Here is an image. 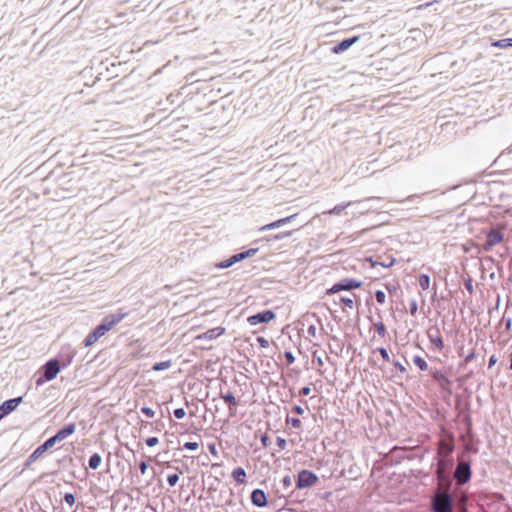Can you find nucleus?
<instances>
[{
    "instance_id": "42",
    "label": "nucleus",
    "mask_w": 512,
    "mask_h": 512,
    "mask_svg": "<svg viewBox=\"0 0 512 512\" xmlns=\"http://www.w3.org/2000/svg\"><path fill=\"white\" fill-rule=\"evenodd\" d=\"M377 351L380 353L381 357L383 358L384 361L386 362H389L390 361V356L388 354V351L386 348L384 347H379L377 349Z\"/></svg>"
},
{
    "instance_id": "60",
    "label": "nucleus",
    "mask_w": 512,
    "mask_h": 512,
    "mask_svg": "<svg viewBox=\"0 0 512 512\" xmlns=\"http://www.w3.org/2000/svg\"><path fill=\"white\" fill-rule=\"evenodd\" d=\"M208 449H209V451H210V453H211V454H213V455H217V449H216L215 444H213V443H212V444H209V445H208Z\"/></svg>"
},
{
    "instance_id": "19",
    "label": "nucleus",
    "mask_w": 512,
    "mask_h": 512,
    "mask_svg": "<svg viewBox=\"0 0 512 512\" xmlns=\"http://www.w3.org/2000/svg\"><path fill=\"white\" fill-rule=\"evenodd\" d=\"M432 378L437 381L442 388H445L451 384L449 378L441 370L431 371Z\"/></svg>"
},
{
    "instance_id": "22",
    "label": "nucleus",
    "mask_w": 512,
    "mask_h": 512,
    "mask_svg": "<svg viewBox=\"0 0 512 512\" xmlns=\"http://www.w3.org/2000/svg\"><path fill=\"white\" fill-rule=\"evenodd\" d=\"M45 452L38 446L26 459L24 466L29 467L38 458H40Z\"/></svg>"
},
{
    "instance_id": "51",
    "label": "nucleus",
    "mask_w": 512,
    "mask_h": 512,
    "mask_svg": "<svg viewBox=\"0 0 512 512\" xmlns=\"http://www.w3.org/2000/svg\"><path fill=\"white\" fill-rule=\"evenodd\" d=\"M296 216H297V214H293V215H290V216H288V217L281 218V219H279V220H280V222H281V224H282V226H283V225H285V224H287V223L291 222V221H292Z\"/></svg>"
},
{
    "instance_id": "25",
    "label": "nucleus",
    "mask_w": 512,
    "mask_h": 512,
    "mask_svg": "<svg viewBox=\"0 0 512 512\" xmlns=\"http://www.w3.org/2000/svg\"><path fill=\"white\" fill-rule=\"evenodd\" d=\"M57 442H59V440L57 439V437L55 435H53V436L49 437L47 440H45V442L43 444H41L39 447L44 452H46L48 449L53 447Z\"/></svg>"
},
{
    "instance_id": "62",
    "label": "nucleus",
    "mask_w": 512,
    "mask_h": 512,
    "mask_svg": "<svg viewBox=\"0 0 512 512\" xmlns=\"http://www.w3.org/2000/svg\"><path fill=\"white\" fill-rule=\"evenodd\" d=\"M465 452H474L477 453L478 450L476 448H473L470 444L465 445Z\"/></svg>"
},
{
    "instance_id": "50",
    "label": "nucleus",
    "mask_w": 512,
    "mask_h": 512,
    "mask_svg": "<svg viewBox=\"0 0 512 512\" xmlns=\"http://www.w3.org/2000/svg\"><path fill=\"white\" fill-rule=\"evenodd\" d=\"M475 358V351L471 350L464 358V364L470 363Z\"/></svg>"
},
{
    "instance_id": "7",
    "label": "nucleus",
    "mask_w": 512,
    "mask_h": 512,
    "mask_svg": "<svg viewBox=\"0 0 512 512\" xmlns=\"http://www.w3.org/2000/svg\"><path fill=\"white\" fill-rule=\"evenodd\" d=\"M455 450L454 437L449 434L446 438L438 441L437 452L435 457L453 458L452 454Z\"/></svg>"
},
{
    "instance_id": "31",
    "label": "nucleus",
    "mask_w": 512,
    "mask_h": 512,
    "mask_svg": "<svg viewBox=\"0 0 512 512\" xmlns=\"http://www.w3.org/2000/svg\"><path fill=\"white\" fill-rule=\"evenodd\" d=\"M292 232L291 231H286V232H281V233H278V234H275V235H272V236H269L267 238V241H271V240H282V239H285L289 236H291Z\"/></svg>"
},
{
    "instance_id": "20",
    "label": "nucleus",
    "mask_w": 512,
    "mask_h": 512,
    "mask_svg": "<svg viewBox=\"0 0 512 512\" xmlns=\"http://www.w3.org/2000/svg\"><path fill=\"white\" fill-rule=\"evenodd\" d=\"M224 331H225V328H223V327H215V328L209 329L206 332H204L202 335L199 336V338L207 339V340L216 339L219 336H221L224 333Z\"/></svg>"
},
{
    "instance_id": "61",
    "label": "nucleus",
    "mask_w": 512,
    "mask_h": 512,
    "mask_svg": "<svg viewBox=\"0 0 512 512\" xmlns=\"http://www.w3.org/2000/svg\"><path fill=\"white\" fill-rule=\"evenodd\" d=\"M504 321H505V329L506 330H510L511 326H512V319L511 318H507V319L504 318Z\"/></svg>"
},
{
    "instance_id": "11",
    "label": "nucleus",
    "mask_w": 512,
    "mask_h": 512,
    "mask_svg": "<svg viewBox=\"0 0 512 512\" xmlns=\"http://www.w3.org/2000/svg\"><path fill=\"white\" fill-rule=\"evenodd\" d=\"M276 317L272 310H263L247 318V322L251 326H256L262 323H268Z\"/></svg>"
},
{
    "instance_id": "49",
    "label": "nucleus",
    "mask_w": 512,
    "mask_h": 512,
    "mask_svg": "<svg viewBox=\"0 0 512 512\" xmlns=\"http://www.w3.org/2000/svg\"><path fill=\"white\" fill-rule=\"evenodd\" d=\"M256 341L258 342V344L260 345V347L262 348H268L269 347V341L264 338V337H257Z\"/></svg>"
},
{
    "instance_id": "2",
    "label": "nucleus",
    "mask_w": 512,
    "mask_h": 512,
    "mask_svg": "<svg viewBox=\"0 0 512 512\" xmlns=\"http://www.w3.org/2000/svg\"><path fill=\"white\" fill-rule=\"evenodd\" d=\"M436 464L434 468V476L437 487L452 488L451 471L454 467V458L435 457Z\"/></svg>"
},
{
    "instance_id": "5",
    "label": "nucleus",
    "mask_w": 512,
    "mask_h": 512,
    "mask_svg": "<svg viewBox=\"0 0 512 512\" xmlns=\"http://www.w3.org/2000/svg\"><path fill=\"white\" fill-rule=\"evenodd\" d=\"M471 476L472 470L470 461L459 459L452 480L454 479L458 486H463L471 480Z\"/></svg>"
},
{
    "instance_id": "26",
    "label": "nucleus",
    "mask_w": 512,
    "mask_h": 512,
    "mask_svg": "<svg viewBox=\"0 0 512 512\" xmlns=\"http://www.w3.org/2000/svg\"><path fill=\"white\" fill-rule=\"evenodd\" d=\"M413 363L421 370V371H426L428 369V364L427 362L424 360V358H422L421 356L419 355H416L413 357Z\"/></svg>"
},
{
    "instance_id": "53",
    "label": "nucleus",
    "mask_w": 512,
    "mask_h": 512,
    "mask_svg": "<svg viewBox=\"0 0 512 512\" xmlns=\"http://www.w3.org/2000/svg\"><path fill=\"white\" fill-rule=\"evenodd\" d=\"M393 365L395 366L396 369H398L400 372L402 373H405L406 372V368L397 360H395L393 362Z\"/></svg>"
},
{
    "instance_id": "33",
    "label": "nucleus",
    "mask_w": 512,
    "mask_h": 512,
    "mask_svg": "<svg viewBox=\"0 0 512 512\" xmlns=\"http://www.w3.org/2000/svg\"><path fill=\"white\" fill-rule=\"evenodd\" d=\"M369 261H370L372 267L380 265V266H382L384 268H389V267L393 266V264L395 263V259L394 258H391L388 263H386V262H379V261H373L372 259H369Z\"/></svg>"
},
{
    "instance_id": "29",
    "label": "nucleus",
    "mask_w": 512,
    "mask_h": 512,
    "mask_svg": "<svg viewBox=\"0 0 512 512\" xmlns=\"http://www.w3.org/2000/svg\"><path fill=\"white\" fill-rule=\"evenodd\" d=\"M511 41L512 40H510V38H503V39L493 42L492 46L501 48V49H506V48L510 47V45L512 44Z\"/></svg>"
},
{
    "instance_id": "13",
    "label": "nucleus",
    "mask_w": 512,
    "mask_h": 512,
    "mask_svg": "<svg viewBox=\"0 0 512 512\" xmlns=\"http://www.w3.org/2000/svg\"><path fill=\"white\" fill-rule=\"evenodd\" d=\"M250 499L252 504L259 508L265 507L268 504L266 493L259 488L251 492Z\"/></svg>"
},
{
    "instance_id": "27",
    "label": "nucleus",
    "mask_w": 512,
    "mask_h": 512,
    "mask_svg": "<svg viewBox=\"0 0 512 512\" xmlns=\"http://www.w3.org/2000/svg\"><path fill=\"white\" fill-rule=\"evenodd\" d=\"M171 366H172L171 360L162 361V362L155 363L152 366V370L153 371H163V370L169 369Z\"/></svg>"
},
{
    "instance_id": "43",
    "label": "nucleus",
    "mask_w": 512,
    "mask_h": 512,
    "mask_svg": "<svg viewBox=\"0 0 512 512\" xmlns=\"http://www.w3.org/2000/svg\"><path fill=\"white\" fill-rule=\"evenodd\" d=\"M199 447L197 442H185L183 445V448L186 450L194 451L197 450Z\"/></svg>"
},
{
    "instance_id": "28",
    "label": "nucleus",
    "mask_w": 512,
    "mask_h": 512,
    "mask_svg": "<svg viewBox=\"0 0 512 512\" xmlns=\"http://www.w3.org/2000/svg\"><path fill=\"white\" fill-rule=\"evenodd\" d=\"M99 339V337L97 336V334L94 332V330H92L88 335L87 337L85 338L83 344L85 347H89V346H92L97 340Z\"/></svg>"
},
{
    "instance_id": "54",
    "label": "nucleus",
    "mask_w": 512,
    "mask_h": 512,
    "mask_svg": "<svg viewBox=\"0 0 512 512\" xmlns=\"http://www.w3.org/2000/svg\"><path fill=\"white\" fill-rule=\"evenodd\" d=\"M465 285V288L470 292L472 293L473 292V285H472V280L469 278L465 281L464 283Z\"/></svg>"
},
{
    "instance_id": "9",
    "label": "nucleus",
    "mask_w": 512,
    "mask_h": 512,
    "mask_svg": "<svg viewBox=\"0 0 512 512\" xmlns=\"http://www.w3.org/2000/svg\"><path fill=\"white\" fill-rule=\"evenodd\" d=\"M317 481H318V476L314 472L307 470V469H303L297 475L296 488L297 489L309 488V487L315 485Z\"/></svg>"
},
{
    "instance_id": "56",
    "label": "nucleus",
    "mask_w": 512,
    "mask_h": 512,
    "mask_svg": "<svg viewBox=\"0 0 512 512\" xmlns=\"http://www.w3.org/2000/svg\"><path fill=\"white\" fill-rule=\"evenodd\" d=\"M292 411L298 415H302L304 413V409L300 405H295L292 408Z\"/></svg>"
},
{
    "instance_id": "30",
    "label": "nucleus",
    "mask_w": 512,
    "mask_h": 512,
    "mask_svg": "<svg viewBox=\"0 0 512 512\" xmlns=\"http://www.w3.org/2000/svg\"><path fill=\"white\" fill-rule=\"evenodd\" d=\"M419 285L423 290H427L430 287V276L427 274H421L419 276Z\"/></svg>"
},
{
    "instance_id": "52",
    "label": "nucleus",
    "mask_w": 512,
    "mask_h": 512,
    "mask_svg": "<svg viewBox=\"0 0 512 512\" xmlns=\"http://www.w3.org/2000/svg\"><path fill=\"white\" fill-rule=\"evenodd\" d=\"M311 393V388L309 386H304L299 391L300 396H308Z\"/></svg>"
},
{
    "instance_id": "4",
    "label": "nucleus",
    "mask_w": 512,
    "mask_h": 512,
    "mask_svg": "<svg viewBox=\"0 0 512 512\" xmlns=\"http://www.w3.org/2000/svg\"><path fill=\"white\" fill-rule=\"evenodd\" d=\"M127 315H128V313H126V312L109 314V315L105 316L103 318L102 322L99 325H97L93 330L100 339L107 332H109L114 326L119 324Z\"/></svg>"
},
{
    "instance_id": "24",
    "label": "nucleus",
    "mask_w": 512,
    "mask_h": 512,
    "mask_svg": "<svg viewBox=\"0 0 512 512\" xmlns=\"http://www.w3.org/2000/svg\"><path fill=\"white\" fill-rule=\"evenodd\" d=\"M102 461V457L99 453H93L88 460L89 468L96 470Z\"/></svg>"
},
{
    "instance_id": "10",
    "label": "nucleus",
    "mask_w": 512,
    "mask_h": 512,
    "mask_svg": "<svg viewBox=\"0 0 512 512\" xmlns=\"http://www.w3.org/2000/svg\"><path fill=\"white\" fill-rule=\"evenodd\" d=\"M504 239V234L500 229L492 228L486 233V241L482 245V250L490 252L492 248L501 243Z\"/></svg>"
},
{
    "instance_id": "1",
    "label": "nucleus",
    "mask_w": 512,
    "mask_h": 512,
    "mask_svg": "<svg viewBox=\"0 0 512 512\" xmlns=\"http://www.w3.org/2000/svg\"><path fill=\"white\" fill-rule=\"evenodd\" d=\"M455 498L451 488L436 487L430 496V512H454Z\"/></svg>"
},
{
    "instance_id": "18",
    "label": "nucleus",
    "mask_w": 512,
    "mask_h": 512,
    "mask_svg": "<svg viewBox=\"0 0 512 512\" xmlns=\"http://www.w3.org/2000/svg\"><path fill=\"white\" fill-rule=\"evenodd\" d=\"M428 338L429 341L436 346V348L441 351L444 348V342L440 335V332L437 328H435V333L432 332V330L428 331Z\"/></svg>"
},
{
    "instance_id": "34",
    "label": "nucleus",
    "mask_w": 512,
    "mask_h": 512,
    "mask_svg": "<svg viewBox=\"0 0 512 512\" xmlns=\"http://www.w3.org/2000/svg\"><path fill=\"white\" fill-rule=\"evenodd\" d=\"M282 226L280 220H276L274 222H271L269 224H266L264 226H262L260 228V231H265V230H271V229H276V228H280Z\"/></svg>"
},
{
    "instance_id": "45",
    "label": "nucleus",
    "mask_w": 512,
    "mask_h": 512,
    "mask_svg": "<svg viewBox=\"0 0 512 512\" xmlns=\"http://www.w3.org/2000/svg\"><path fill=\"white\" fill-rule=\"evenodd\" d=\"M145 443H146V445H147V446H149V447H154V446H156V445L159 443V440H158V438H157V437L152 436V437H148V438L145 440Z\"/></svg>"
},
{
    "instance_id": "15",
    "label": "nucleus",
    "mask_w": 512,
    "mask_h": 512,
    "mask_svg": "<svg viewBox=\"0 0 512 512\" xmlns=\"http://www.w3.org/2000/svg\"><path fill=\"white\" fill-rule=\"evenodd\" d=\"M360 39L359 36H352L340 41L338 44L332 47V52L335 54H340L349 49L353 44H355Z\"/></svg>"
},
{
    "instance_id": "37",
    "label": "nucleus",
    "mask_w": 512,
    "mask_h": 512,
    "mask_svg": "<svg viewBox=\"0 0 512 512\" xmlns=\"http://www.w3.org/2000/svg\"><path fill=\"white\" fill-rule=\"evenodd\" d=\"M339 302H341L342 304H344L346 307H348L350 309H353V307H354V301L350 297L341 296L339 298Z\"/></svg>"
},
{
    "instance_id": "58",
    "label": "nucleus",
    "mask_w": 512,
    "mask_h": 512,
    "mask_svg": "<svg viewBox=\"0 0 512 512\" xmlns=\"http://www.w3.org/2000/svg\"><path fill=\"white\" fill-rule=\"evenodd\" d=\"M260 441H261L262 445H263L264 447H266V446L268 445V443H269V437H268V435H267V434H263V435L260 437Z\"/></svg>"
},
{
    "instance_id": "59",
    "label": "nucleus",
    "mask_w": 512,
    "mask_h": 512,
    "mask_svg": "<svg viewBox=\"0 0 512 512\" xmlns=\"http://www.w3.org/2000/svg\"><path fill=\"white\" fill-rule=\"evenodd\" d=\"M496 362H497L496 356L495 355L490 356L489 361H488V367L489 368L493 367L496 364Z\"/></svg>"
},
{
    "instance_id": "40",
    "label": "nucleus",
    "mask_w": 512,
    "mask_h": 512,
    "mask_svg": "<svg viewBox=\"0 0 512 512\" xmlns=\"http://www.w3.org/2000/svg\"><path fill=\"white\" fill-rule=\"evenodd\" d=\"M287 423L291 424L294 428H300L301 427V420L299 418L294 417H287L286 419Z\"/></svg>"
},
{
    "instance_id": "41",
    "label": "nucleus",
    "mask_w": 512,
    "mask_h": 512,
    "mask_svg": "<svg viewBox=\"0 0 512 512\" xmlns=\"http://www.w3.org/2000/svg\"><path fill=\"white\" fill-rule=\"evenodd\" d=\"M418 311V304H417V301L415 299H412L409 303V312L411 315H416Z\"/></svg>"
},
{
    "instance_id": "8",
    "label": "nucleus",
    "mask_w": 512,
    "mask_h": 512,
    "mask_svg": "<svg viewBox=\"0 0 512 512\" xmlns=\"http://www.w3.org/2000/svg\"><path fill=\"white\" fill-rule=\"evenodd\" d=\"M257 252H258V248H250L246 251L232 255L230 258H228L224 261L219 262L218 264H216V267L219 269L229 268L232 265H234L248 257L254 256Z\"/></svg>"
},
{
    "instance_id": "38",
    "label": "nucleus",
    "mask_w": 512,
    "mask_h": 512,
    "mask_svg": "<svg viewBox=\"0 0 512 512\" xmlns=\"http://www.w3.org/2000/svg\"><path fill=\"white\" fill-rule=\"evenodd\" d=\"M179 481V475L178 474H169L167 476V482L168 484L173 487L177 484V482Z\"/></svg>"
},
{
    "instance_id": "6",
    "label": "nucleus",
    "mask_w": 512,
    "mask_h": 512,
    "mask_svg": "<svg viewBox=\"0 0 512 512\" xmlns=\"http://www.w3.org/2000/svg\"><path fill=\"white\" fill-rule=\"evenodd\" d=\"M361 286V281H358L353 278H344L333 284L331 288L327 289L326 294L332 295L340 291H352L354 289L360 288Z\"/></svg>"
},
{
    "instance_id": "17",
    "label": "nucleus",
    "mask_w": 512,
    "mask_h": 512,
    "mask_svg": "<svg viewBox=\"0 0 512 512\" xmlns=\"http://www.w3.org/2000/svg\"><path fill=\"white\" fill-rule=\"evenodd\" d=\"M76 430V425L75 423H69V424H66L65 426H63L61 429H59L55 436L57 437V439L60 441H63L65 440L67 437L71 436Z\"/></svg>"
},
{
    "instance_id": "44",
    "label": "nucleus",
    "mask_w": 512,
    "mask_h": 512,
    "mask_svg": "<svg viewBox=\"0 0 512 512\" xmlns=\"http://www.w3.org/2000/svg\"><path fill=\"white\" fill-rule=\"evenodd\" d=\"M141 412H142L144 415H146L148 418H152V417H154V415H155V411H154L152 408H150V407H146V406H144V407H142V408H141Z\"/></svg>"
},
{
    "instance_id": "63",
    "label": "nucleus",
    "mask_w": 512,
    "mask_h": 512,
    "mask_svg": "<svg viewBox=\"0 0 512 512\" xmlns=\"http://www.w3.org/2000/svg\"><path fill=\"white\" fill-rule=\"evenodd\" d=\"M379 197H367L364 199V201H372V200H379Z\"/></svg>"
},
{
    "instance_id": "35",
    "label": "nucleus",
    "mask_w": 512,
    "mask_h": 512,
    "mask_svg": "<svg viewBox=\"0 0 512 512\" xmlns=\"http://www.w3.org/2000/svg\"><path fill=\"white\" fill-rule=\"evenodd\" d=\"M375 329L379 336L384 337L386 335V326L383 322H377L375 324Z\"/></svg>"
},
{
    "instance_id": "36",
    "label": "nucleus",
    "mask_w": 512,
    "mask_h": 512,
    "mask_svg": "<svg viewBox=\"0 0 512 512\" xmlns=\"http://www.w3.org/2000/svg\"><path fill=\"white\" fill-rule=\"evenodd\" d=\"M375 298H376V301L379 303V304H384L385 301H386V294L384 291L382 290H376L375 291Z\"/></svg>"
},
{
    "instance_id": "47",
    "label": "nucleus",
    "mask_w": 512,
    "mask_h": 512,
    "mask_svg": "<svg viewBox=\"0 0 512 512\" xmlns=\"http://www.w3.org/2000/svg\"><path fill=\"white\" fill-rule=\"evenodd\" d=\"M276 444L279 447L280 450H284L286 448L287 442L284 438L278 436L276 438Z\"/></svg>"
},
{
    "instance_id": "21",
    "label": "nucleus",
    "mask_w": 512,
    "mask_h": 512,
    "mask_svg": "<svg viewBox=\"0 0 512 512\" xmlns=\"http://www.w3.org/2000/svg\"><path fill=\"white\" fill-rule=\"evenodd\" d=\"M354 203L355 202H353V201H348V202H344V203L338 204L335 207H333L332 209L324 212V214L340 215L346 208H348L349 206H351Z\"/></svg>"
},
{
    "instance_id": "12",
    "label": "nucleus",
    "mask_w": 512,
    "mask_h": 512,
    "mask_svg": "<svg viewBox=\"0 0 512 512\" xmlns=\"http://www.w3.org/2000/svg\"><path fill=\"white\" fill-rule=\"evenodd\" d=\"M22 401H23L22 396L11 398V399L4 401L0 405V420L2 418H4L5 416L9 415L11 412H13Z\"/></svg>"
},
{
    "instance_id": "3",
    "label": "nucleus",
    "mask_w": 512,
    "mask_h": 512,
    "mask_svg": "<svg viewBox=\"0 0 512 512\" xmlns=\"http://www.w3.org/2000/svg\"><path fill=\"white\" fill-rule=\"evenodd\" d=\"M60 360L52 358L48 360L41 368V374L36 379V385L41 386L45 382L55 379L61 370Z\"/></svg>"
},
{
    "instance_id": "16",
    "label": "nucleus",
    "mask_w": 512,
    "mask_h": 512,
    "mask_svg": "<svg viewBox=\"0 0 512 512\" xmlns=\"http://www.w3.org/2000/svg\"><path fill=\"white\" fill-rule=\"evenodd\" d=\"M220 397L224 400L226 404L229 406V414L231 417L235 415V408L238 405V402L232 392L228 391L226 393L221 392Z\"/></svg>"
},
{
    "instance_id": "14",
    "label": "nucleus",
    "mask_w": 512,
    "mask_h": 512,
    "mask_svg": "<svg viewBox=\"0 0 512 512\" xmlns=\"http://www.w3.org/2000/svg\"><path fill=\"white\" fill-rule=\"evenodd\" d=\"M75 354L76 351L71 346L62 347L58 358L60 360L61 366H69L72 363Z\"/></svg>"
},
{
    "instance_id": "48",
    "label": "nucleus",
    "mask_w": 512,
    "mask_h": 512,
    "mask_svg": "<svg viewBox=\"0 0 512 512\" xmlns=\"http://www.w3.org/2000/svg\"><path fill=\"white\" fill-rule=\"evenodd\" d=\"M284 357L289 364H293L295 362V356L291 351H285Z\"/></svg>"
},
{
    "instance_id": "46",
    "label": "nucleus",
    "mask_w": 512,
    "mask_h": 512,
    "mask_svg": "<svg viewBox=\"0 0 512 512\" xmlns=\"http://www.w3.org/2000/svg\"><path fill=\"white\" fill-rule=\"evenodd\" d=\"M173 414L174 416L177 418V419H183L186 415V412L183 408H176L174 411H173Z\"/></svg>"
},
{
    "instance_id": "55",
    "label": "nucleus",
    "mask_w": 512,
    "mask_h": 512,
    "mask_svg": "<svg viewBox=\"0 0 512 512\" xmlns=\"http://www.w3.org/2000/svg\"><path fill=\"white\" fill-rule=\"evenodd\" d=\"M147 468H148V465L145 461H140L139 463V469L141 471L142 474H145L146 471H147Z\"/></svg>"
},
{
    "instance_id": "23",
    "label": "nucleus",
    "mask_w": 512,
    "mask_h": 512,
    "mask_svg": "<svg viewBox=\"0 0 512 512\" xmlns=\"http://www.w3.org/2000/svg\"><path fill=\"white\" fill-rule=\"evenodd\" d=\"M232 477L238 484L245 483L246 471L242 467H237L232 472Z\"/></svg>"
},
{
    "instance_id": "39",
    "label": "nucleus",
    "mask_w": 512,
    "mask_h": 512,
    "mask_svg": "<svg viewBox=\"0 0 512 512\" xmlns=\"http://www.w3.org/2000/svg\"><path fill=\"white\" fill-rule=\"evenodd\" d=\"M64 501L68 505L73 506L75 504L76 498H75L74 494L67 492L64 495Z\"/></svg>"
},
{
    "instance_id": "64",
    "label": "nucleus",
    "mask_w": 512,
    "mask_h": 512,
    "mask_svg": "<svg viewBox=\"0 0 512 512\" xmlns=\"http://www.w3.org/2000/svg\"><path fill=\"white\" fill-rule=\"evenodd\" d=\"M509 368L512 370V352L509 355Z\"/></svg>"
},
{
    "instance_id": "57",
    "label": "nucleus",
    "mask_w": 512,
    "mask_h": 512,
    "mask_svg": "<svg viewBox=\"0 0 512 512\" xmlns=\"http://www.w3.org/2000/svg\"><path fill=\"white\" fill-rule=\"evenodd\" d=\"M307 333L309 334V336H312V337H315L316 335V326L315 325H310L307 329Z\"/></svg>"
},
{
    "instance_id": "32",
    "label": "nucleus",
    "mask_w": 512,
    "mask_h": 512,
    "mask_svg": "<svg viewBox=\"0 0 512 512\" xmlns=\"http://www.w3.org/2000/svg\"><path fill=\"white\" fill-rule=\"evenodd\" d=\"M293 479L290 475H285L282 480L281 484L283 486L284 492H287V490L292 486Z\"/></svg>"
}]
</instances>
